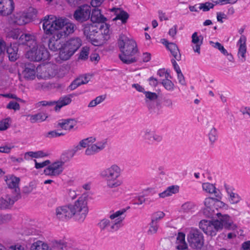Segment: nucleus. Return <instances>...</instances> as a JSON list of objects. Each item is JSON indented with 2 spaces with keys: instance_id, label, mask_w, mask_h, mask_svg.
Segmentation results:
<instances>
[{
  "instance_id": "obj_1",
  "label": "nucleus",
  "mask_w": 250,
  "mask_h": 250,
  "mask_svg": "<svg viewBox=\"0 0 250 250\" xmlns=\"http://www.w3.org/2000/svg\"><path fill=\"white\" fill-rule=\"evenodd\" d=\"M44 32L47 35H53L48 41L49 48L56 51L61 48L59 41L61 39L64 38L73 33L76 25L66 18H58L53 15H47L42 21Z\"/></svg>"
},
{
  "instance_id": "obj_2",
  "label": "nucleus",
  "mask_w": 250,
  "mask_h": 250,
  "mask_svg": "<svg viewBox=\"0 0 250 250\" xmlns=\"http://www.w3.org/2000/svg\"><path fill=\"white\" fill-rule=\"evenodd\" d=\"M118 46L122 53L119 55L120 60L125 63L130 64L136 62L133 56L137 52L136 42L129 39L124 35H121L118 40Z\"/></svg>"
},
{
  "instance_id": "obj_3",
  "label": "nucleus",
  "mask_w": 250,
  "mask_h": 250,
  "mask_svg": "<svg viewBox=\"0 0 250 250\" xmlns=\"http://www.w3.org/2000/svg\"><path fill=\"white\" fill-rule=\"evenodd\" d=\"M33 46L26 53L25 56L30 61L40 62L47 60L49 57L48 52L43 46H39L36 41H33Z\"/></svg>"
},
{
  "instance_id": "obj_4",
  "label": "nucleus",
  "mask_w": 250,
  "mask_h": 250,
  "mask_svg": "<svg viewBox=\"0 0 250 250\" xmlns=\"http://www.w3.org/2000/svg\"><path fill=\"white\" fill-rule=\"evenodd\" d=\"M73 216L76 215L78 220L83 221L88 211L87 199L86 196H81L74 205H69Z\"/></svg>"
},
{
  "instance_id": "obj_5",
  "label": "nucleus",
  "mask_w": 250,
  "mask_h": 250,
  "mask_svg": "<svg viewBox=\"0 0 250 250\" xmlns=\"http://www.w3.org/2000/svg\"><path fill=\"white\" fill-rule=\"evenodd\" d=\"M187 239L192 248L200 250L203 246V234L199 229L191 228L187 235Z\"/></svg>"
},
{
  "instance_id": "obj_6",
  "label": "nucleus",
  "mask_w": 250,
  "mask_h": 250,
  "mask_svg": "<svg viewBox=\"0 0 250 250\" xmlns=\"http://www.w3.org/2000/svg\"><path fill=\"white\" fill-rule=\"evenodd\" d=\"M216 217L213 220L214 223L221 231L223 228L228 230H235L237 226L234 224L230 216L227 214L217 213Z\"/></svg>"
},
{
  "instance_id": "obj_7",
  "label": "nucleus",
  "mask_w": 250,
  "mask_h": 250,
  "mask_svg": "<svg viewBox=\"0 0 250 250\" xmlns=\"http://www.w3.org/2000/svg\"><path fill=\"white\" fill-rule=\"evenodd\" d=\"M91 8L88 4L79 6L73 14L74 19L79 22L83 23L88 20L90 17Z\"/></svg>"
},
{
  "instance_id": "obj_8",
  "label": "nucleus",
  "mask_w": 250,
  "mask_h": 250,
  "mask_svg": "<svg viewBox=\"0 0 250 250\" xmlns=\"http://www.w3.org/2000/svg\"><path fill=\"white\" fill-rule=\"evenodd\" d=\"M20 181V179L15 176L11 177L10 178L6 180L8 188L10 190L7 192L15 196H17V197L21 198V192L19 187Z\"/></svg>"
},
{
  "instance_id": "obj_9",
  "label": "nucleus",
  "mask_w": 250,
  "mask_h": 250,
  "mask_svg": "<svg viewBox=\"0 0 250 250\" xmlns=\"http://www.w3.org/2000/svg\"><path fill=\"white\" fill-rule=\"evenodd\" d=\"M9 22L14 25H23L29 22L26 17L25 12L20 11L10 17Z\"/></svg>"
},
{
  "instance_id": "obj_10",
  "label": "nucleus",
  "mask_w": 250,
  "mask_h": 250,
  "mask_svg": "<svg viewBox=\"0 0 250 250\" xmlns=\"http://www.w3.org/2000/svg\"><path fill=\"white\" fill-rule=\"evenodd\" d=\"M56 215L61 220H66L73 216V213L68 206L58 207L56 209Z\"/></svg>"
},
{
  "instance_id": "obj_11",
  "label": "nucleus",
  "mask_w": 250,
  "mask_h": 250,
  "mask_svg": "<svg viewBox=\"0 0 250 250\" xmlns=\"http://www.w3.org/2000/svg\"><path fill=\"white\" fill-rule=\"evenodd\" d=\"M19 199L20 198L17 196L8 193L5 197L0 198V209H5L11 208L15 202Z\"/></svg>"
},
{
  "instance_id": "obj_12",
  "label": "nucleus",
  "mask_w": 250,
  "mask_h": 250,
  "mask_svg": "<svg viewBox=\"0 0 250 250\" xmlns=\"http://www.w3.org/2000/svg\"><path fill=\"white\" fill-rule=\"evenodd\" d=\"M13 0H0V15L5 16L11 14L14 10Z\"/></svg>"
},
{
  "instance_id": "obj_13",
  "label": "nucleus",
  "mask_w": 250,
  "mask_h": 250,
  "mask_svg": "<svg viewBox=\"0 0 250 250\" xmlns=\"http://www.w3.org/2000/svg\"><path fill=\"white\" fill-rule=\"evenodd\" d=\"M99 29L97 23H87L83 25V32L86 39L88 40L95 37Z\"/></svg>"
},
{
  "instance_id": "obj_14",
  "label": "nucleus",
  "mask_w": 250,
  "mask_h": 250,
  "mask_svg": "<svg viewBox=\"0 0 250 250\" xmlns=\"http://www.w3.org/2000/svg\"><path fill=\"white\" fill-rule=\"evenodd\" d=\"M62 45L74 54L82 45V41L79 38H73L66 42Z\"/></svg>"
},
{
  "instance_id": "obj_15",
  "label": "nucleus",
  "mask_w": 250,
  "mask_h": 250,
  "mask_svg": "<svg viewBox=\"0 0 250 250\" xmlns=\"http://www.w3.org/2000/svg\"><path fill=\"white\" fill-rule=\"evenodd\" d=\"M220 231L214 223V221H208L204 219V233L213 236L216 235L217 232Z\"/></svg>"
},
{
  "instance_id": "obj_16",
  "label": "nucleus",
  "mask_w": 250,
  "mask_h": 250,
  "mask_svg": "<svg viewBox=\"0 0 250 250\" xmlns=\"http://www.w3.org/2000/svg\"><path fill=\"white\" fill-rule=\"evenodd\" d=\"M246 40V37L244 35H242L238 42L239 46L237 55L242 62L246 61V53L247 52Z\"/></svg>"
},
{
  "instance_id": "obj_17",
  "label": "nucleus",
  "mask_w": 250,
  "mask_h": 250,
  "mask_svg": "<svg viewBox=\"0 0 250 250\" xmlns=\"http://www.w3.org/2000/svg\"><path fill=\"white\" fill-rule=\"evenodd\" d=\"M121 174V170L120 167L117 165H113L108 168L105 169L102 173L103 177H116L120 176Z\"/></svg>"
},
{
  "instance_id": "obj_18",
  "label": "nucleus",
  "mask_w": 250,
  "mask_h": 250,
  "mask_svg": "<svg viewBox=\"0 0 250 250\" xmlns=\"http://www.w3.org/2000/svg\"><path fill=\"white\" fill-rule=\"evenodd\" d=\"M91 21L94 23L104 22L106 19L101 13L100 10L95 7L91 12Z\"/></svg>"
},
{
  "instance_id": "obj_19",
  "label": "nucleus",
  "mask_w": 250,
  "mask_h": 250,
  "mask_svg": "<svg viewBox=\"0 0 250 250\" xmlns=\"http://www.w3.org/2000/svg\"><path fill=\"white\" fill-rule=\"evenodd\" d=\"M37 77L38 78L46 79L50 78L53 75L52 69L51 67L43 66L38 68Z\"/></svg>"
},
{
  "instance_id": "obj_20",
  "label": "nucleus",
  "mask_w": 250,
  "mask_h": 250,
  "mask_svg": "<svg viewBox=\"0 0 250 250\" xmlns=\"http://www.w3.org/2000/svg\"><path fill=\"white\" fill-rule=\"evenodd\" d=\"M112 11H115L116 15V17L113 19V21L121 20L123 23L126 22L127 20L129 18V15L126 12L119 8H114L112 9Z\"/></svg>"
},
{
  "instance_id": "obj_21",
  "label": "nucleus",
  "mask_w": 250,
  "mask_h": 250,
  "mask_svg": "<svg viewBox=\"0 0 250 250\" xmlns=\"http://www.w3.org/2000/svg\"><path fill=\"white\" fill-rule=\"evenodd\" d=\"M35 66L32 64H28L25 66L22 74L25 79L28 80H33L35 78Z\"/></svg>"
},
{
  "instance_id": "obj_22",
  "label": "nucleus",
  "mask_w": 250,
  "mask_h": 250,
  "mask_svg": "<svg viewBox=\"0 0 250 250\" xmlns=\"http://www.w3.org/2000/svg\"><path fill=\"white\" fill-rule=\"evenodd\" d=\"M5 50H6V53L11 61L14 62L17 59L18 48L16 44H10L9 46L6 47Z\"/></svg>"
},
{
  "instance_id": "obj_23",
  "label": "nucleus",
  "mask_w": 250,
  "mask_h": 250,
  "mask_svg": "<svg viewBox=\"0 0 250 250\" xmlns=\"http://www.w3.org/2000/svg\"><path fill=\"white\" fill-rule=\"evenodd\" d=\"M204 180V191L210 194H214L216 198H221V196L219 192V190L216 189L215 185L210 184L208 182H205Z\"/></svg>"
},
{
  "instance_id": "obj_24",
  "label": "nucleus",
  "mask_w": 250,
  "mask_h": 250,
  "mask_svg": "<svg viewBox=\"0 0 250 250\" xmlns=\"http://www.w3.org/2000/svg\"><path fill=\"white\" fill-rule=\"evenodd\" d=\"M167 48L170 51V53L175 60L179 61L181 59V54L177 45L173 42L166 44Z\"/></svg>"
},
{
  "instance_id": "obj_25",
  "label": "nucleus",
  "mask_w": 250,
  "mask_h": 250,
  "mask_svg": "<svg viewBox=\"0 0 250 250\" xmlns=\"http://www.w3.org/2000/svg\"><path fill=\"white\" fill-rule=\"evenodd\" d=\"M218 212L217 209L215 208L214 207H207L204 208V217H206L210 219L209 221H213Z\"/></svg>"
},
{
  "instance_id": "obj_26",
  "label": "nucleus",
  "mask_w": 250,
  "mask_h": 250,
  "mask_svg": "<svg viewBox=\"0 0 250 250\" xmlns=\"http://www.w3.org/2000/svg\"><path fill=\"white\" fill-rule=\"evenodd\" d=\"M120 176L105 177L107 185L109 188H115L122 184V181L119 179Z\"/></svg>"
},
{
  "instance_id": "obj_27",
  "label": "nucleus",
  "mask_w": 250,
  "mask_h": 250,
  "mask_svg": "<svg viewBox=\"0 0 250 250\" xmlns=\"http://www.w3.org/2000/svg\"><path fill=\"white\" fill-rule=\"evenodd\" d=\"M74 54L72 53L70 50L66 49L62 45H61V48L59 52V58L63 61H65L69 60Z\"/></svg>"
},
{
  "instance_id": "obj_28",
  "label": "nucleus",
  "mask_w": 250,
  "mask_h": 250,
  "mask_svg": "<svg viewBox=\"0 0 250 250\" xmlns=\"http://www.w3.org/2000/svg\"><path fill=\"white\" fill-rule=\"evenodd\" d=\"M179 191V187L178 186H171L167 188V189L162 193L159 194L161 198H165L167 196H171L172 194H175Z\"/></svg>"
},
{
  "instance_id": "obj_29",
  "label": "nucleus",
  "mask_w": 250,
  "mask_h": 250,
  "mask_svg": "<svg viewBox=\"0 0 250 250\" xmlns=\"http://www.w3.org/2000/svg\"><path fill=\"white\" fill-rule=\"evenodd\" d=\"M71 102V99L68 96L61 97L58 101L56 102L55 110H60L62 106L68 104Z\"/></svg>"
},
{
  "instance_id": "obj_30",
  "label": "nucleus",
  "mask_w": 250,
  "mask_h": 250,
  "mask_svg": "<svg viewBox=\"0 0 250 250\" xmlns=\"http://www.w3.org/2000/svg\"><path fill=\"white\" fill-rule=\"evenodd\" d=\"M30 250H51L48 245L41 241H37L33 243Z\"/></svg>"
},
{
  "instance_id": "obj_31",
  "label": "nucleus",
  "mask_w": 250,
  "mask_h": 250,
  "mask_svg": "<svg viewBox=\"0 0 250 250\" xmlns=\"http://www.w3.org/2000/svg\"><path fill=\"white\" fill-rule=\"evenodd\" d=\"M63 164L64 162H63L58 161L49 165L56 176H58L62 172Z\"/></svg>"
},
{
  "instance_id": "obj_32",
  "label": "nucleus",
  "mask_w": 250,
  "mask_h": 250,
  "mask_svg": "<svg viewBox=\"0 0 250 250\" xmlns=\"http://www.w3.org/2000/svg\"><path fill=\"white\" fill-rule=\"evenodd\" d=\"M192 42L195 44V45L193 46L194 52L200 54V45L202 43V41H200L197 32H194L192 35Z\"/></svg>"
},
{
  "instance_id": "obj_33",
  "label": "nucleus",
  "mask_w": 250,
  "mask_h": 250,
  "mask_svg": "<svg viewBox=\"0 0 250 250\" xmlns=\"http://www.w3.org/2000/svg\"><path fill=\"white\" fill-rule=\"evenodd\" d=\"M104 148V145L101 146H97L96 145H92L90 146H88L85 150V154L87 155H92L95 153L99 152L100 150L103 149Z\"/></svg>"
},
{
  "instance_id": "obj_34",
  "label": "nucleus",
  "mask_w": 250,
  "mask_h": 250,
  "mask_svg": "<svg viewBox=\"0 0 250 250\" xmlns=\"http://www.w3.org/2000/svg\"><path fill=\"white\" fill-rule=\"evenodd\" d=\"M25 12V15L27 17V20L29 22L32 19L36 18L38 11L37 10L32 7H29Z\"/></svg>"
},
{
  "instance_id": "obj_35",
  "label": "nucleus",
  "mask_w": 250,
  "mask_h": 250,
  "mask_svg": "<svg viewBox=\"0 0 250 250\" xmlns=\"http://www.w3.org/2000/svg\"><path fill=\"white\" fill-rule=\"evenodd\" d=\"M47 116L45 114L40 113L35 115H31L30 121L32 123H35L38 122H42L46 120Z\"/></svg>"
},
{
  "instance_id": "obj_36",
  "label": "nucleus",
  "mask_w": 250,
  "mask_h": 250,
  "mask_svg": "<svg viewBox=\"0 0 250 250\" xmlns=\"http://www.w3.org/2000/svg\"><path fill=\"white\" fill-rule=\"evenodd\" d=\"M208 136L209 142L211 143V144H213L214 143L218 138V133L217 129L214 127H212L208 133Z\"/></svg>"
},
{
  "instance_id": "obj_37",
  "label": "nucleus",
  "mask_w": 250,
  "mask_h": 250,
  "mask_svg": "<svg viewBox=\"0 0 250 250\" xmlns=\"http://www.w3.org/2000/svg\"><path fill=\"white\" fill-rule=\"evenodd\" d=\"M209 42L213 47L219 50L223 55H228V52L221 43L219 42H214L213 41H209Z\"/></svg>"
},
{
  "instance_id": "obj_38",
  "label": "nucleus",
  "mask_w": 250,
  "mask_h": 250,
  "mask_svg": "<svg viewBox=\"0 0 250 250\" xmlns=\"http://www.w3.org/2000/svg\"><path fill=\"white\" fill-rule=\"evenodd\" d=\"M36 188V183L34 182H31L28 185L25 186L23 188L22 193L25 194H29L31 193Z\"/></svg>"
},
{
  "instance_id": "obj_39",
  "label": "nucleus",
  "mask_w": 250,
  "mask_h": 250,
  "mask_svg": "<svg viewBox=\"0 0 250 250\" xmlns=\"http://www.w3.org/2000/svg\"><path fill=\"white\" fill-rule=\"evenodd\" d=\"M71 122H75V120L73 119L62 120L61 122L58 123V125L63 129H68V125Z\"/></svg>"
},
{
  "instance_id": "obj_40",
  "label": "nucleus",
  "mask_w": 250,
  "mask_h": 250,
  "mask_svg": "<svg viewBox=\"0 0 250 250\" xmlns=\"http://www.w3.org/2000/svg\"><path fill=\"white\" fill-rule=\"evenodd\" d=\"M218 199L217 198H215L213 197L206 198L204 200V205L206 207H210L211 208H214L213 206L215 202L218 201Z\"/></svg>"
},
{
  "instance_id": "obj_41",
  "label": "nucleus",
  "mask_w": 250,
  "mask_h": 250,
  "mask_svg": "<svg viewBox=\"0 0 250 250\" xmlns=\"http://www.w3.org/2000/svg\"><path fill=\"white\" fill-rule=\"evenodd\" d=\"M88 55L89 48L87 47H83L80 53L79 59L85 60L88 58Z\"/></svg>"
},
{
  "instance_id": "obj_42",
  "label": "nucleus",
  "mask_w": 250,
  "mask_h": 250,
  "mask_svg": "<svg viewBox=\"0 0 250 250\" xmlns=\"http://www.w3.org/2000/svg\"><path fill=\"white\" fill-rule=\"evenodd\" d=\"M158 229V225L156 223H154L151 221L150 223V228L148 229L147 233L148 234H154L156 233Z\"/></svg>"
},
{
  "instance_id": "obj_43",
  "label": "nucleus",
  "mask_w": 250,
  "mask_h": 250,
  "mask_svg": "<svg viewBox=\"0 0 250 250\" xmlns=\"http://www.w3.org/2000/svg\"><path fill=\"white\" fill-rule=\"evenodd\" d=\"M162 84L164 85L165 88L168 90H171L173 89L174 84L169 79H165L163 80Z\"/></svg>"
},
{
  "instance_id": "obj_44",
  "label": "nucleus",
  "mask_w": 250,
  "mask_h": 250,
  "mask_svg": "<svg viewBox=\"0 0 250 250\" xmlns=\"http://www.w3.org/2000/svg\"><path fill=\"white\" fill-rule=\"evenodd\" d=\"M164 216L165 213L163 212H157L155 213L152 215L151 222L156 223L157 224V221L163 218Z\"/></svg>"
},
{
  "instance_id": "obj_45",
  "label": "nucleus",
  "mask_w": 250,
  "mask_h": 250,
  "mask_svg": "<svg viewBox=\"0 0 250 250\" xmlns=\"http://www.w3.org/2000/svg\"><path fill=\"white\" fill-rule=\"evenodd\" d=\"M240 200V196L235 193L231 192L229 194V201L231 204H236Z\"/></svg>"
},
{
  "instance_id": "obj_46",
  "label": "nucleus",
  "mask_w": 250,
  "mask_h": 250,
  "mask_svg": "<svg viewBox=\"0 0 250 250\" xmlns=\"http://www.w3.org/2000/svg\"><path fill=\"white\" fill-rule=\"evenodd\" d=\"M12 219V216L9 214H0V225L6 223Z\"/></svg>"
},
{
  "instance_id": "obj_47",
  "label": "nucleus",
  "mask_w": 250,
  "mask_h": 250,
  "mask_svg": "<svg viewBox=\"0 0 250 250\" xmlns=\"http://www.w3.org/2000/svg\"><path fill=\"white\" fill-rule=\"evenodd\" d=\"M28 155L30 156L33 157V158H38V157H42L44 156H46L47 155L45 154L43 151H39L38 152H28L26 153L25 155Z\"/></svg>"
},
{
  "instance_id": "obj_48",
  "label": "nucleus",
  "mask_w": 250,
  "mask_h": 250,
  "mask_svg": "<svg viewBox=\"0 0 250 250\" xmlns=\"http://www.w3.org/2000/svg\"><path fill=\"white\" fill-rule=\"evenodd\" d=\"M56 104V101H42L37 103L36 104L37 107H39L41 105L42 106H52Z\"/></svg>"
},
{
  "instance_id": "obj_49",
  "label": "nucleus",
  "mask_w": 250,
  "mask_h": 250,
  "mask_svg": "<svg viewBox=\"0 0 250 250\" xmlns=\"http://www.w3.org/2000/svg\"><path fill=\"white\" fill-rule=\"evenodd\" d=\"M9 126V119L8 118L0 122V130H6Z\"/></svg>"
},
{
  "instance_id": "obj_50",
  "label": "nucleus",
  "mask_w": 250,
  "mask_h": 250,
  "mask_svg": "<svg viewBox=\"0 0 250 250\" xmlns=\"http://www.w3.org/2000/svg\"><path fill=\"white\" fill-rule=\"evenodd\" d=\"M7 108L18 110L20 108V104L15 102L11 101L6 106Z\"/></svg>"
},
{
  "instance_id": "obj_51",
  "label": "nucleus",
  "mask_w": 250,
  "mask_h": 250,
  "mask_svg": "<svg viewBox=\"0 0 250 250\" xmlns=\"http://www.w3.org/2000/svg\"><path fill=\"white\" fill-rule=\"evenodd\" d=\"M35 163V167L37 169L42 168L50 164V161L48 160L43 161L42 162L38 163L36 160H34Z\"/></svg>"
},
{
  "instance_id": "obj_52",
  "label": "nucleus",
  "mask_w": 250,
  "mask_h": 250,
  "mask_svg": "<svg viewBox=\"0 0 250 250\" xmlns=\"http://www.w3.org/2000/svg\"><path fill=\"white\" fill-rule=\"evenodd\" d=\"M144 93L145 94L146 98L151 101L156 100L158 98V95L156 93L151 92L149 91H146L144 92Z\"/></svg>"
},
{
  "instance_id": "obj_53",
  "label": "nucleus",
  "mask_w": 250,
  "mask_h": 250,
  "mask_svg": "<svg viewBox=\"0 0 250 250\" xmlns=\"http://www.w3.org/2000/svg\"><path fill=\"white\" fill-rule=\"evenodd\" d=\"M122 221V219L118 218L115 220V222L111 226V231L117 230L121 227V223Z\"/></svg>"
},
{
  "instance_id": "obj_54",
  "label": "nucleus",
  "mask_w": 250,
  "mask_h": 250,
  "mask_svg": "<svg viewBox=\"0 0 250 250\" xmlns=\"http://www.w3.org/2000/svg\"><path fill=\"white\" fill-rule=\"evenodd\" d=\"M27 37L26 38V39H25V44L27 46H29V47H31L33 46V44H34L33 41H35L33 39L34 37L29 34H27Z\"/></svg>"
},
{
  "instance_id": "obj_55",
  "label": "nucleus",
  "mask_w": 250,
  "mask_h": 250,
  "mask_svg": "<svg viewBox=\"0 0 250 250\" xmlns=\"http://www.w3.org/2000/svg\"><path fill=\"white\" fill-rule=\"evenodd\" d=\"M14 146H4L0 147V152L9 153L11 149Z\"/></svg>"
},
{
  "instance_id": "obj_56",
  "label": "nucleus",
  "mask_w": 250,
  "mask_h": 250,
  "mask_svg": "<svg viewBox=\"0 0 250 250\" xmlns=\"http://www.w3.org/2000/svg\"><path fill=\"white\" fill-rule=\"evenodd\" d=\"M53 245L54 248L57 249L58 250H63L64 248L66 247L65 245L62 242L55 241L53 242Z\"/></svg>"
},
{
  "instance_id": "obj_57",
  "label": "nucleus",
  "mask_w": 250,
  "mask_h": 250,
  "mask_svg": "<svg viewBox=\"0 0 250 250\" xmlns=\"http://www.w3.org/2000/svg\"><path fill=\"white\" fill-rule=\"evenodd\" d=\"M64 133H58L57 132L55 131H51L47 133V135H46V137L48 138H53V137H56L58 136L63 135Z\"/></svg>"
},
{
  "instance_id": "obj_58",
  "label": "nucleus",
  "mask_w": 250,
  "mask_h": 250,
  "mask_svg": "<svg viewBox=\"0 0 250 250\" xmlns=\"http://www.w3.org/2000/svg\"><path fill=\"white\" fill-rule=\"evenodd\" d=\"M185 234L183 232H179L176 239V243L179 244L185 242Z\"/></svg>"
},
{
  "instance_id": "obj_59",
  "label": "nucleus",
  "mask_w": 250,
  "mask_h": 250,
  "mask_svg": "<svg viewBox=\"0 0 250 250\" xmlns=\"http://www.w3.org/2000/svg\"><path fill=\"white\" fill-rule=\"evenodd\" d=\"M125 211L126 210L125 209H123L121 210H118L116 211L115 213L110 215L109 218L111 219H114L115 218L118 217L119 216L123 214Z\"/></svg>"
},
{
  "instance_id": "obj_60",
  "label": "nucleus",
  "mask_w": 250,
  "mask_h": 250,
  "mask_svg": "<svg viewBox=\"0 0 250 250\" xmlns=\"http://www.w3.org/2000/svg\"><path fill=\"white\" fill-rule=\"evenodd\" d=\"M203 9V3H200L199 4H196L193 6H190L189 9L191 11H198V10H201Z\"/></svg>"
},
{
  "instance_id": "obj_61",
  "label": "nucleus",
  "mask_w": 250,
  "mask_h": 250,
  "mask_svg": "<svg viewBox=\"0 0 250 250\" xmlns=\"http://www.w3.org/2000/svg\"><path fill=\"white\" fill-rule=\"evenodd\" d=\"M193 207V205L189 202L186 203L184 204L182 206V209L184 210L185 211H188L192 208Z\"/></svg>"
},
{
  "instance_id": "obj_62",
  "label": "nucleus",
  "mask_w": 250,
  "mask_h": 250,
  "mask_svg": "<svg viewBox=\"0 0 250 250\" xmlns=\"http://www.w3.org/2000/svg\"><path fill=\"white\" fill-rule=\"evenodd\" d=\"M213 175V174L210 170L207 169L204 173V178H206L208 181H211L212 180Z\"/></svg>"
},
{
  "instance_id": "obj_63",
  "label": "nucleus",
  "mask_w": 250,
  "mask_h": 250,
  "mask_svg": "<svg viewBox=\"0 0 250 250\" xmlns=\"http://www.w3.org/2000/svg\"><path fill=\"white\" fill-rule=\"evenodd\" d=\"M176 249L179 250H185L188 248V246L186 242H183L177 244Z\"/></svg>"
},
{
  "instance_id": "obj_64",
  "label": "nucleus",
  "mask_w": 250,
  "mask_h": 250,
  "mask_svg": "<svg viewBox=\"0 0 250 250\" xmlns=\"http://www.w3.org/2000/svg\"><path fill=\"white\" fill-rule=\"evenodd\" d=\"M8 250H24V248L20 244L10 246Z\"/></svg>"
}]
</instances>
